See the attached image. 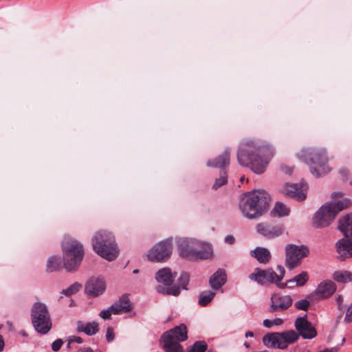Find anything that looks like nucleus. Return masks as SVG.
<instances>
[{
	"label": "nucleus",
	"mask_w": 352,
	"mask_h": 352,
	"mask_svg": "<svg viewBox=\"0 0 352 352\" xmlns=\"http://www.w3.org/2000/svg\"><path fill=\"white\" fill-rule=\"evenodd\" d=\"M309 280V276L307 272H302L293 278L288 280L285 285H281L280 288H284L285 285H289L292 287V283H296L297 286H303Z\"/></svg>",
	"instance_id": "nucleus-30"
},
{
	"label": "nucleus",
	"mask_w": 352,
	"mask_h": 352,
	"mask_svg": "<svg viewBox=\"0 0 352 352\" xmlns=\"http://www.w3.org/2000/svg\"><path fill=\"white\" fill-rule=\"evenodd\" d=\"M20 334L22 335L23 336H27L26 333L24 331H21Z\"/></svg>",
	"instance_id": "nucleus-56"
},
{
	"label": "nucleus",
	"mask_w": 352,
	"mask_h": 352,
	"mask_svg": "<svg viewBox=\"0 0 352 352\" xmlns=\"http://www.w3.org/2000/svg\"><path fill=\"white\" fill-rule=\"evenodd\" d=\"M244 179V177H241L240 180L242 182Z\"/></svg>",
	"instance_id": "nucleus-60"
},
{
	"label": "nucleus",
	"mask_w": 352,
	"mask_h": 352,
	"mask_svg": "<svg viewBox=\"0 0 352 352\" xmlns=\"http://www.w3.org/2000/svg\"><path fill=\"white\" fill-rule=\"evenodd\" d=\"M106 339L108 342H111L114 339V332L112 328L109 327L107 329Z\"/></svg>",
	"instance_id": "nucleus-42"
},
{
	"label": "nucleus",
	"mask_w": 352,
	"mask_h": 352,
	"mask_svg": "<svg viewBox=\"0 0 352 352\" xmlns=\"http://www.w3.org/2000/svg\"><path fill=\"white\" fill-rule=\"evenodd\" d=\"M111 307L113 314L127 313L132 309V305L126 296H122L118 302L114 303Z\"/></svg>",
	"instance_id": "nucleus-24"
},
{
	"label": "nucleus",
	"mask_w": 352,
	"mask_h": 352,
	"mask_svg": "<svg viewBox=\"0 0 352 352\" xmlns=\"http://www.w3.org/2000/svg\"><path fill=\"white\" fill-rule=\"evenodd\" d=\"M336 289L337 286L334 282L331 280H324L318 284L313 295L317 300L327 299L336 292Z\"/></svg>",
	"instance_id": "nucleus-17"
},
{
	"label": "nucleus",
	"mask_w": 352,
	"mask_h": 352,
	"mask_svg": "<svg viewBox=\"0 0 352 352\" xmlns=\"http://www.w3.org/2000/svg\"><path fill=\"white\" fill-rule=\"evenodd\" d=\"M94 251L109 261L115 260L119 253L114 236L107 231H100L92 238Z\"/></svg>",
	"instance_id": "nucleus-5"
},
{
	"label": "nucleus",
	"mask_w": 352,
	"mask_h": 352,
	"mask_svg": "<svg viewBox=\"0 0 352 352\" xmlns=\"http://www.w3.org/2000/svg\"><path fill=\"white\" fill-rule=\"evenodd\" d=\"M290 209L283 203L278 201L274 205L270 214L273 217H284L289 216Z\"/></svg>",
	"instance_id": "nucleus-28"
},
{
	"label": "nucleus",
	"mask_w": 352,
	"mask_h": 352,
	"mask_svg": "<svg viewBox=\"0 0 352 352\" xmlns=\"http://www.w3.org/2000/svg\"><path fill=\"white\" fill-rule=\"evenodd\" d=\"M187 327L184 324L166 331L160 339L162 349L166 352H183V347L179 342L187 340Z\"/></svg>",
	"instance_id": "nucleus-8"
},
{
	"label": "nucleus",
	"mask_w": 352,
	"mask_h": 352,
	"mask_svg": "<svg viewBox=\"0 0 352 352\" xmlns=\"http://www.w3.org/2000/svg\"><path fill=\"white\" fill-rule=\"evenodd\" d=\"M335 351H336V349H334V348H332L331 349H324L323 351H321L320 352H335Z\"/></svg>",
	"instance_id": "nucleus-53"
},
{
	"label": "nucleus",
	"mask_w": 352,
	"mask_h": 352,
	"mask_svg": "<svg viewBox=\"0 0 352 352\" xmlns=\"http://www.w3.org/2000/svg\"><path fill=\"white\" fill-rule=\"evenodd\" d=\"M227 183V177L226 173L225 171H223V174L220 176L219 179H217L215 180L214 184H213L212 188L214 190L218 189L223 185L226 184Z\"/></svg>",
	"instance_id": "nucleus-35"
},
{
	"label": "nucleus",
	"mask_w": 352,
	"mask_h": 352,
	"mask_svg": "<svg viewBox=\"0 0 352 352\" xmlns=\"http://www.w3.org/2000/svg\"><path fill=\"white\" fill-rule=\"evenodd\" d=\"M308 186L305 183L287 184L284 188V193L297 201H302L307 197Z\"/></svg>",
	"instance_id": "nucleus-18"
},
{
	"label": "nucleus",
	"mask_w": 352,
	"mask_h": 352,
	"mask_svg": "<svg viewBox=\"0 0 352 352\" xmlns=\"http://www.w3.org/2000/svg\"><path fill=\"white\" fill-rule=\"evenodd\" d=\"M113 314L111 307L110 306L106 309L100 311L99 316L104 320L109 319L111 315Z\"/></svg>",
	"instance_id": "nucleus-38"
},
{
	"label": "nucleus",
	"mask_w": 352,
	"mask_h": 352,
	"mask_svg": "<svg viewBox=\"0 0 352 352\" xmlns=\"http://www.w3.org/2000/svg\"><path fill=\"white\" fill-rule=\"evenodd\" d=\"M349 205L350 201L347 199L323 204L313 217L314 226L319 228L329 226L337 214Z\"/></svg>",
	"instance_id": "nucleus-4"
},
{
	"label": "nucleus",
	"mask_w": 352,
	"mask_h": 352,
	"mask_svg": "<svg viewBox=\"0 0 352 352\" xmlns=\"http://www.w3.org/2000/svg\"><path fill=\"white\" fill-rule=\"evenodd\" d=\"M332 278L339 283H346L352 281V272L347 270H338L333 272Z\"/></svg>",
	"instance_id": "nucleus-29"
},
{
	"label": "nucleus",
	"mask_w": 352,
	"mask_h": 352,
	"mask_svg": "<svg viewBox=\"0 0 352 352\" xmlns=\"http://www.w3.org/2000/svg\"><path fill=\"white\" fill-rule=\"evenodd\" d=\"M162 290H164V289H162V288L161 289V288H160V287L157 289V291H158L159 292H164Z\"/></svg>",
	"instance_id": "nucleus-58"
},
{
	"label": "nucleus",
	"mask_w": 352,
	"mask_h": 352,
	"mask_svg": "<svg viewBox=\"0 0 352 352\" xmlns=\"http://www.w3.org/2000/svg\"><path fill=\"white\" fill-rule=\"evenodd\" d=\"M171 252V242L167 239L158 243L151 248L147 254V257L151 261L161 262L168 258Z\"/></svg>",
	"instance_id": "nucleus-13"
},
{
	"label": "nucleus",
	"mask_w": 352,
	"mask_h": 352,
	"mask_svg": "<svg viewBox=\"0 0 352 352\" xmlns=\"http://www.w3.org/2000/svg\"><path fill=\"white\" fill-rule=\"evenodd\" d=\"M310 305L309 302L306 299H302L295 302V307L298 310L306 311Z\"/></svg>",
	"instance_id": "nucleus-36"
},
{
	"label": "nucleus",
	"mask_w": 352,
	"mask_h": 352,
	"mask_svg": "<svg viewBox=\"0 0 352 352\" xmlns=\"http://www.w3.org/2000/svg\"><path fill=\"white\" fill-rule=\"evenodd\" d=\"M340 174L342 176V177L343 178V179H346L348 175L349 174V172L347 169L342 168V169L340 170Z\"/></svg>",
	"instance_id": "nucleus-45"
},
{
	"label": "nucleus",
	"mask_w": 352,
	"mask_h": 352,
	"mask_svg": "<svg viewBox=\"0 0 352 352\" xmlns=\"http://www.w3.org/2000/svg\"><path fill=\"white\" fill-rule=\"evenodd\" d=\"M133 274H137V273H138V270H134L133 271Z\"/></svg>",
	"instance_id": "nucleus-59"
},
{
	"label": "nucleus",
	"mask_w": 352,
	"mask_h": 352,
	"mask_svg": "<svg viewBox=\"0 0 352 352\" xmlns=\"http://www.w3.org/2000/svg\"><path fill=\"white\" fill-rule=\"evenodd\" d=\"M344 322L346 323H349L352 322V303L350 305V306L348 307L346 316L344 318Z\"/></svg>",
	"instance_id": "nucleus-41"
},
{
	"label": "nucleus",
	"mask_w": 352,
	"mask_h": 352,
	"mask_svg": "<svg viewBox=\"0 0 352 352\" xmlns=\"http://www.w3.org/2000/svg\"><path fill=\"white\" fill-rule=\"evenodd\" d=\"M234 236H231V235H229V236H227L226 238H225V242L228 243V244H232L234 243Z\"/></svg>",
	"instance_id": "nucleus-47"
},
{
	"label": "nucleus",
	"mask_w": 352,
	"mask_h": 352,
	"mask_svg": "<svg viewBox=\"0 0 352 352\" xmlns=\"http://www.w3.org/2000/svg\"><path fill=\"white\" fill-rule=\"evenodd\" d=\"M336 302L339 307V309H341L340 306H341L342 303L343 302V297L342 296H338L336 298Z\"/></svg>",
	"instance_id": "nucleus-48"
},
{
	"label": "nucleus",
	"mask_w": 352,
	"mask_h": 352,
	"mask_svg": "<svg viewBox=\"0 0 352 352\" xmlns=\"http://www.w3.org/2000/svg\"><path fill=\"white\" fill-rule=\"evenodd\" d=\"M63 344V342L61 339H57L53 342V343L52 344V349L54 351H58L61 348Z\"/></svg>",
	"instance_id": "nucleus-40"
},
{
	"label": "nucleus",
	"mask_w": 352,
	"mask_h": 352,
	"mask_svg": "<svg viewBox=\"0 0 352 352\" xmlns=\"http://www.w3.org/2000/svg\"><path fill=\"white\" fill-rule=\"evenodd\" d=\"M189 280L190 277L188 274L186 272H183L181 274V276L179 278V283L183 289H187L186 286L188 284Z\"/></svg>",
	"instance_id": "nucleus-37"
},
{
	"label": "nucleus",
	"mask_w": 352,
	"mask_h": 352,
	"mask_svg": "<svg viewBox=\"0 0 352 352\" xmlns=\"http://www.w3.org/2000/svg\"><path fill=\"white\" fill-rule=\"evenodd\" d=\"M244 346L246 347V348H248L250 346V344L248 343V342H245L244 343Z\"/></svg>",
	"instance_id": "nucleus-57"
},
{
	"label": "nucleus",
	"mask_w": 352,
	"mask_h": 352,
	"mask_svg": "<svg viewBox=\"0 0 352 352\" xmlns=\"http://www.w3.org/2000/svg\"><path fill=\"white\" fill-rule=\"evenodd\" d=\"M106 289L104 280L101 278H91L86 284L85 291L91 296L101 295Z\"/></svg>",
	"instance_id": "nucleus-20"
},
{
	"label": "nucleus",
	"mask_w": 352,
	"mask_h": 352,
	"mask_svg": "<svg viewBox=\"0 0 352 352\" xmlns=\"http://www.w3.org/2000/svg\"><path fill=\"white\" fill-rule=\"evenodd\" d=\"M198 240L195 239H179L177 241L178 250L179 254L183 258L188 259V257L184 255V252L188 253H193L194 248L196 245L195 243H197Z\"/></svg>",
	"instance_id": "nucleus-22"
},
{
	"label": "nucleus",
	"mask_w": 352,
	"mask_h": 352,
	"mask_svg": "<svg viewBox=\"0 0 352 352\" xmlns=\"http://www.w3.org/2000/svg\"><path fill=\"white\" fill-rule=\"evenodd\" d=\"M250 255L261 263H267L271 259L270 252L265 248L257 247L250 252Z\"/></svg>",
	"instance_id": "nucleus-27"
},
{
	"label": "nucleus",
	"mask_w": 352,
	"mask_h": 352,
	"mask_svg": "<svg viewBox=\"0 0 352 352\" xmlns=\"http://www.w3.org/2000/svg\"><path fill=\"white\" fill-rule=\"evenodd\" d=\"M270 196L264 190L246 194L239 203V209L244 217L254 219L262 214L270 201Z\"/></svg>",
	"instance_id": "nucleus-2"
},
{
	"label": "nucleus",
	"mask_w": 352,
	"mask_h": 352,
	"mask_svg": "<svg viewBox=\"0 0 352 352\" xmlns=\"http://www.w3.org/2000/svg\"><path fill=\"white\" fill-rule=\"evenodd\" d=\"M263 326L266 328H272L273 325V320L270 319H265L263 320Z\"/></svg>",
	"instance_id": "nucleus-44"
},
{
	"label": "nucleus",
	"mask_w": 352,
	"mask_h": 352,
	"mask_svg": "<svg viewBox=\"0 0 352 352\" xmlns=\"http://www.w3.org/2000/svg\"><path fill=\"white\" fill-rule=\"evenodd\" d=\"M72 342H70V340L69 339V342H68V343H67V348H68V349H69V348H70V347H71V344H72Z\"/></svg>",
	"instance_id": "nucleus-55"
},
{
	"label": "nucleus",
	"mask_w": 352,
	"mask_h": 352,
	"mask_svg": "<svg viewBox=\"0 0 352 352\" xmlns=\"http://www.w3.org/2000/svg\"><path fill=\"white\" fill-rule=\"evenodd\" d=\"M350 184L352 185V179L350 182Z\"/></svg>",
	"instance_id": "nucleus-62"
},
{
	"label": "nucleus",
	"mask_w": 352,
	"mask_h": 352,
	"mask_svg": "<svg viewBox=\"0 0 352 352\" xmlns=\"http://www.w3.org/2000/svg\"><path fill=\"white\" fill-rule=\"evenodd\" d=\"M254 336V333L252 331H247L245 333V337L246 338H248V337H253Z\"/></svg>",
	"instance_id": "nucleus-52"
},
{
	"label": "nucleus",
	"mask_w": 352,
	"mask_h": 352,
	"mask_svg": "<svg viewBox=\"0 0 352 352\" xmlns=\"http://www.w3.org/2000/svg\"><path fill=\"white\" fill-rule=\"evenodd\" d=\"M64 265L67 271L76 270L83 258L82 244L70 236H65L62 243Z\"/></svg>",
	"instance_id": "nucleus-6"
},
{
	"label": "nucleus",
	"mask_w": 352,
	"mask_h": 352,
	"mask_svg": "<svg viewBox=\"0 0 352 352\" xmlns=\"http://www.w3.org/2000/svg\"><path fill=\"white\" fill-rule=\"evenodd\" d=\"M276 269L278 274H276L272 269L264 270L256 268L255 272L250 275V278L261 285L266 282L276 283L283 278L285 272V268L282 265H278Z\"/></svg>",
	"instance_id": "nucleus-12"
},
{
	"label": "nucleus",
	"mask_w": 352,
	"mask_h": 352,
	"mask_svg": "<svg viewBox=\"0 0 352 352\" xmlns=\"http://www.w3.org/2000/svg\"><path fill=\"white\" fill-rule=\"evenodd\" d=\"M176 275L177 274L172 272L170 268L164 267L157 272L155 279L158 283L164 285H170L173 283Z\"/></svg>",
	"instance_id": "nucleus-21"
},
{
	"label": "nucleus",
	"mask_w": 352,
	"mask_h": 352,
	"mask_svg": "<svg viewBox=\"0 0 352 352\" xmlns=\"http://www.w3.org/2000/svg\"><path fill=\"white\" fill-rule=\"evenodd\" d=\"M274 155V149L271 145H260L248 140L241 143L237 160L241 166L248 167L256 174H262Z\"/></svg>",
	"instance_id": "nucleus-1"
},
{
	"label": "nucleus",
	"mask_w": 352,
	"mask_h": 352,
	"mask_svg": "<svg viewBox=\"0 0 352 352\" xmlns=\"http://www.w3.org/2000/svg\"><path fill=\"white\" fill-rule=\"evenodd\" d=\"M76 352H94V351L90 348H81Z\"/></svg>",
	"instance_id": "nucleus-49"
},
{
	"label": "nucleus",
	"mask_w": 352,
	"mask_h": 352,
	"mask_svg": "<svg viewBox=\"0 0 352 352\" xmlns=\"http://www.w3.org/2000/svg\"><path fill=\"white\" fill-rule=\"evenodd\" d=\"M80 287V285L76 283L69 286L68 288L63 289L62 291V294L67 296H70L76 293H77Z\"/></svg>",
	"instance_id": "nucleus-34"
},
{
	"label": "nucleus",
	"mask_w": 352,
	"mask_h": 352,
	"mask_svg": "<svg viewBox=\"0 0 352 352\" xmlns=\"http://www.w3.org/2000/svg\"><path fill=\"white\" fill-rule=\"evenodd\" d=\"M230 150L226 149L225 151L214 159L213 161L208 160L207 162V166L208 167L220 168L224 169V168L230 163Z\"/></svg>",
	"instance_id": "nucleus-25"
},
{
	"label": "nucleus",
	"mask_w": 352,
	"mask_h": 352,
	"mask_svg": "<svg viewBox=\"0 0 352 352\" xmlns=\"http://www.w3.org/2000/svg\"><path fill=\"white\" fill-rule=\"evenodd\" d=\"M216 293L213 291L203 292L199 298V304L201 306H206L214 298Z\"/></svg>",
	"instance_id": "nucleus-31"
},
{
	"label": "nucleus",
	"mask_w": 352,
	"mask_h": 352,
	"mask_svg": "<svg viewBox=\"0 0 352 352\" xmlns=\"http://www.w3.org/2000/svg\"><path fill=\"white\" fill-rule=\"evenodd\" d=\"M166 293L167 294L173 295V296H178L180 293V288L179 287L173 286L166 289Z\"/></svg>",
	"instance_id": "nucleus-39"
},
{
	"label": "nucleus",
	"mask_w": 352,
	"mask_h": 352,
	"mask_svg": "<svg viewBox=\"0 0 352 352\" xmlns=\"http://www.w3.org/2000/svg\"><path fill=\"white\" fill-rule=\"evenodd\" d=\"M309 254L308 248L305 245L288 244L285 246V265L292 270L298 267L301 260Z\"/></svg>",
	"instance_id": "nucleus-11"
},
{
	"label": "nucleus",
	"mask_w": 352,
	"mask_h": 352,
	"mask_svg": "<svg viewBox=\"0 0 352 352\" xmlns=\"http://www.w3.org/2000/svg\"><path fill=\"white\" fill-rule=\"evenodd\" d=\"M7 324H8V327H9V329H10V331H12V330H13V326H12V324L10 322H7Z\"/></svg>",
	"instance_id": "nucleus-54"
},
{
	"label": "nucleus",
	"mask_w": 352,
	"mask_h": 352,
	"mask_svg": "<svg viewBox=\"0 0 352 352\" xmlns=\"http://www.w3.org/2000/svg\"><path fill=\"white\" fill-rule=\"evenodd\" d=\"M196 245L193 251V253H187L184 252V255L188 257L189 260H202L207 259L212 256V249L210 244L204 243L200 241H197V243H195Z\"/></svg>",
	"instance_id": "nucleus-15"
},
{
	"label": "nucleus",
	"mask_w": 352,
	"mask_h": 352,
	"mask_svg": "<svg viewBox=\"0 0 352 352\" xmlns=\"http://www.w3.org/2000/svg\"><path fill=\"white\" fill-rule=\"evenodd\" d=\"M61 267V261L60 258L52 256L47 261V270L52 272L58 270Z\"/></svg>",
	"instance_id": "nucleus-32"
},
{
	"label": "nucleus",
	"mask_w": 352,
	"mask_h": 352,
	"mask_svg": "<svg viewBox=\"0 0 352 352\" xmlns=\"http://www.w3.org/2000/svg\"><path fill=\"white\" fill-rule=\"evenodd\" d=\"M294 327L296 330L298 338L302 336L304 339H312L317 336L315 327L307 320V315L302 317H298L294 322Z\"/></svg>",
	"instance_id": "nucleus-14"
},
{
	"label": "nucleus",
	"mask_w": 352,
	"mask_h": 352,
	"mask_svg": "<svg viewBox=\"0 0 352 352\" xmlns=\"http://www.w3.org/2000/svg\"><path fill=\"white\" fill-rule=\"evenodd\" d=\"M283 230V226L280 225L273 226L259 223L256 226L257 232L268 239H274L280 236Z\"/></svg>",
	"instance_id": "nucleus-19"
},
{
	"label": "nucleus",
	"mask_w": 352,
	"mask_h": 352,
	"mask_svg": "<svg viewBox=\"0 0 352 352\" xmlns=\"http://www.w3.org/2000/svg\"><path fill=\"white\" fill-rule=\"evenodd\" d=\"M338 228L344 238L336 243V251L339 257L345 260L352 257V214H346L341 219Z\"/></svg>",
	"instance_id": "nucleus-7"
},
{
	"label": "nucleus",
	"mask_w": 352,
	"mask_h": 352,
	"mask_svg": "<svg viewBox=\"0 0 352 352\" xmlns=\"http://www.w3.org/2000/svg\"><path fill=\"white\" fill-rule=\"evenodd\" d=\"M69 339L70 340V342H76L78 344H81L83 341L80 337L75 336H70Z\"/></svg>",
	"instance_id": "nucleus-43"
},
{
	"label": "nucleus",
	"mask_w": 352,
	"mask_h": 352,
	"mask_svg": "<svg viewBox=\"0 0 352 352\" xmlns=\"http://www.w3.org/2000/svg\"><path fill=\"white\" fill-rule=\"evenodd\" d=\"M4 347V341L3 337L0 336V351H2Z\"/></svg>",
	"instance_id": "nucleus-50"
},
{
	"label": "nucleus",
	"mask_w": 352,
	"mask_h": 352,
	"mask_svg": "<svg viewBox=\"0 0 352 352\" xmlns=\"http://www.w3.org/2000/svg\"><path fill=\"white\" fill-rule=\"evenodd\" d=\"M297 156L309 166L311 173L316 177L324 175L331 170L327 165L328 157L324 148H303Z\"/></svg>",
	"instance_id": "nucleus-3"
},
{
	"label": "nucleus",
	"mask_w": 352,
	"mask_h": 352,
	"mask_svg": "<svg viewBox=\"0 0 352 352\" xmlns=\"http://www.w3.org/2000/svg\"><path fill=\"white\" fill-rule=\"evenodd\" d=\"M273 320V325L274 326H280L283 323V320L282 318H275Z\"/></svg>",
	"instance_id": "nucleus-46"
},
{
	"label": "nucleus",
	"mask_w": 352,
	"mask_h": 352,
	"mask_svg": "<svg viewBox=\"0 0 352 352\" xmlns=\"http://www.w3.org/2000/svg\"><path fill=\"white\" fill-rule=\"evenodd\" d=\"M1 328H2V326H1V325H0V330L1 329Z\"/></svg>",
	"instance_id": "nucleus-63"
},
{
	"label": "nucleus",
	"mask_w": 352,
	"mask_h": 352,
	"mask_svg": "<svg viewBox=\"0 0 352 352\" xmlns=\"http://www.w3.org/2000/svg\"><path fill=\"white\" fill-rule=\"evenodd\" d=\"M208 348V345L205 342L197 341L188 349L189 352H205Z\"/></svg>",
	"instance_id": "nucleus-33"
},
{
	"label": "nucleus",
	"mask_w": 352,
	"mask_h": 352,
	"mask_svg": "<svg viewBox=\"0 0 352 352\" xmlns=\"http://www.w3.org/2000/svg\"><path fill=\"white\" fill-rule=\"evenodd\" d=\"M331 195H332V197L334 198V197H342V195L340 192H334L332 193Z\"/></svg>",
	"instance_id": "nucleus-51"
},
{
	"label": "nucleus",
	"mask_w": 352,
	"mask_h": 352,
	"mask_svg": "<svg viewBox=\"0 0 352 352\" xmlns=\"http://www.w3.org/2000/svg\"><path fill=\"white\" fill-rule=\"evenodd\" d=\"M32 323L35 330L41 334L47 333L52 329L50 314L45 304L35 302L31 309Z\"/></svg>",
	"instance_id": "nucleus-10"
},
{
	"label": "nucleus",
	"mask_w": 352,
	"mask_h": 352,
	"mask_svg": "<svg viewBox=\"0 0 352 352\" xmlns=\"http://www.w3.org/2000/svg\"><path fill=\"white\" fill-rule=\"evenodd\" d=\"M226 280L227 276L226 272L223 270L219 269L211 276L209 283L213 289H218L226 283Z\"/></svg>",
	"instance_id": "nucleus-23"
},
{
	"label": "nucleus",
	"mask_w": 352,
	"mask_h": 352,
	"mask_svg": "<svg viewBox=\"0 0 352 352\" xmlns=\"http://www.w3.org/2000/svg\"><path fill=\"white\" fill-rule=\"evenodd\" d=\"M98 324L96 322L84 323L82 321H77V332H83L87 336L95 335L98 331Z\"/></svg>",
	"instance_id": "nucleus-26"
},
{
	"label": "nucleus",
	"mask_w": 352,
	"mask_h": 352,
	"mask_svg": "<svg viewBox=\"0 0 352 352\" xmlns=\"http://www.w3.org/2000/svg\"><path fill=\"white\" fill-rule=\"evenodd\" d=\"M345 341V338H343L342 339V342H344Z\"/></svg>",
	"instance_id": "nucleus-61"
},
{
	"label": "nucleus",
	"mask_w": 352,
	"mask_h": 352,
	"mask_svg": "<svg viewBox=\"0 0 352 352\" xmlns=\"http://www.w3.org/2000/svg\"><path fill=\"white\" fill-rule=\"evenodd\" d=\"M270 308L274 312H280L288 309L293 303V299L289 295L274 294L270 298Z\"/></svg>",
	"instance_id": "nucleus-16"
},
{
	"label": "nucleus",
	"mask_w": 352,
	"mask_h": 352,
	"mask_svg": "<svg viewBox=\"0 0 352 352\" xmlns=\"http://www.w3.org/2000/svg\"><path fill=\"white\" fill-rule=\"evenodd\" d=\"M298 340V336L293 329L286 330L283 332L267 333L263 336L262 341L263 344L272 349L280 350L286 349L289 344Z\"/></svg>",
	"instance_id": "nucleus-9"
}]
</instances>
